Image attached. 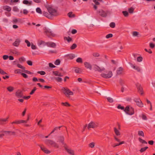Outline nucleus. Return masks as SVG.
Wrapping results in <instances>:
<instances>
[{
    "instance_id": "obj_1",
    "label": "nucleus",
    "mask_w": 155,
    "mask_h": 155,
    "mask_svg": "<svg viewBox=\"0 0 155 155\" xmlns=\"http://www.w3.org/2000/svg\"><path fill=\"white\" fill-rule=\"evenodd\" d=\"M45 143L50 147L58 148L59 147V145L53 140L50 139H46L45 140Z\"/></svg>"
},
{
    "instance_id": "obj_2",
    "label": "nucleus",
    "mask_w": 155,
    "mask_h": 155,
    "mask_svg": "<svg viewBox=\"0 0 155 155\" xmlns=\"http://www.w3.org/2000/svg\"><path fill=\"white\" fill-rule=\"evenodd\" d=\"M61 91L63 92L66 97H69L70 95H73V93L67 88L62 87Z\"/></svg>"
},
{
    "instance_id": "obj_3",
    "label": "nucleus",
    "mask_w": 155,
    "mask_h": 155,
    "mask_svg": "<svg viewBox=\"0 0 155 155\" xmlns=\"http://www.w3.org/2000/svg\"><path fill=\"white\" fill-rule=\"evenodd\" d=\"M124 111L127 114L130 115H132L134 113V109L129 106H126Z\"/></svg>"
},
{
    "instance_id": "obj_4",
    "label": "nucleus",
    "mask_w": 155,
    "mask_h": 155,
    "mask_svg": "<svg viewBox=\"0 0 155 155\" xmlns=\"http://www.w3.org/2000/svg\"><path fill=\"white\" fill-rule=\"evenodd\" d=\"M44 33L48 37H54L55 34L51 30L45 27L44 28Z\"/></svg>"
},
{
    "instance_id": "obj_5",
    "label": "nucleus",
    "mask_w": 155,
    "mask_h": 155,
    "mask_svg": "<svg viewBox=\"0 0 155 155\" xmlns=\"http://www.w3.org/2000/svg\"><path fill=\"white\" fill-rule=\"evenodd\" d=\"M48 10L49 14L51 15V18L52 16H56L58 15L57 11L51 7H48Z\"/></svg>"
},
{
    "instance_id": "obj_6",
    "label": "nucleus",
    "mask_w": 155,
    "mask_h": 155,
    "mask_svg": "<svg viewBox=\"0 0 155 155\" xmlns=\"http://www.w3.org/2000/svg\"><path fill=\"white\" fill-rule=\"evenodd\" d=\"M101 76L105 78H111L113 76V73L111 71H109L107 74L102 73Z\"/></svg>"
},
{
    "instance_id": "obj_7",
    "label": "nucleus",
    "mask_w": 155,
    "mask_h": 155,
    "mask_svg": "<svg viewBox=\"0 0 155 155\" xmlns=\"http://www.w3.org/2000/svg\"><path fill=\"white\" fill-rule=\"evenodd\" d=\"M98 126V124L97 122H91L88 124L87 127L88 129H90L91 128H97Z\"/></svg>"
},
{
    "instance_id": "obj_8",
    "label": "nucleus",
    "mask_w": 155,
    "mask_h": 155,
    "mask_svg": "<svg viewBox=\"0 0 155 155\" xmlns=\"http://www.w3.org/2000/svg\"><path fill=\"white\" fill-rule=\"evenodd\" d=\"M97 12L99 13L101 17H106L107 16V14L109 13V11L105 12L102 9H100L97 10Z\"/></svg>"
},
{
    "instance_id": "obj_9",
    "label": "nucleus",
    "mask_w": 155,
    "mask_h": 155,
    "mask_svg": "<svg viewBox=\"0 0 155 155\" xmlns=\"http://www.w3.org/2000/svg\"><path fill=\"white\" fill-rule=\"evenodd\" d=\"M93 66L94 69L95 71L101 72L105 70V68L103 67H100L96 64H94Z\"/></svg>"
},
{
    "instance_id": "obj_10",
    "label": "nucleus",
    "mask_w": 155,
    "mask_h": 155,
    "mask_svg": "<svg viewBox=\"0 0 155 155\" xmlns=\"http://www.w3.org/2000/svg\"><path fill=\"white\" fill-rule=\"evenodd\" d=\"M134 101L136 103V104L138 107H143V104L139 98H135Z\"/></svg>"
},
{
    "instance_id": "obj_11",
    "label": "nucleus",
    "mask_w": 155,
    "mask_h": 155,
    "mask_svg": "<svg viewBox=\"0 0 155 155\" xmlns=\"http://www.w3.org/2000/svg\"><path fill=\"white\" fill-rule=\"evenodd\" d=\"M64 147L65 149L68 153L71 155H74V150L70 149L68 148L66 144H64Z\"/></svg>"
},
{
    "instance_id": "obj_12",
    "label": "nucleus",
    "mask_w": 155,
    "mask_h": 155,
    "mask_svg": "<svg viewBox=\"0 0 155 155\" xmlns=\"http://www.w3.org/2000/svg\"><path fill=\"white\" fill-rule=\"evenodd\" d=\"M40 147L41 150L46 154H49L51 153L50 151L48 149L44 146L40 145Z\"/></svg>"
},
{
    "instance_id": "obj_13",
    "label": "nucleus",
    "mask_w": 155,
    "mask_h": 155,
    "mask_svg": "<svg viewBox=\"0 0 155 155\" xmlns=\"http://www.w3.org/2000/svg\"><path fill=\"white\" fill-rule=\"evenodd\" d=\"M15 96L18 98H22L23 96L22 91L20 90H18L15 93Z\"/></svg>"
},
{
    "instance_id": "obj_14",
    "label": "nucleus",
    "mask_w": 155,
    "mask_h": 155,
    "mask_svg": "<svg viewBox=\"0 0 155 155\" xmlns=\"http://www.w3.org/2000/svg\"><path fill=\"white\" fill-rule=\"evenodd\" d=\"M46 45L48 47L52 48H55L56 46V44L52 42H46Z\"/></svg>"
},
{
    "instance_id": "obj_15",
    "label": "nucleus",
    "mask_w": 155,
    "mask_h": 155,
    "mask_svg": "<svg viewBox=\"0 0 155 155\" xmlns=\"http://www.w3.org/2000/svg\"><path fill=\"white\" fill-rule=\"evenodd\" d=\"M4 134V136H10L12 135H15V132L13 131H3Z\"/></svg>"
},
{
    "instance_id": "obj_16",
    "label": "nucleus",
    "mask_w": 155,
    "mask_h": 155,
    "mask_svg": "<svg viewBox=\"0 0 155 155\" xmlns=\"http://www.w3.org/2000/svg\"><path fill=\"white\" fill-rule=\"evenodd\" d=\"M136 86L137 88V89L138 90V91L140 93L141 95H142L143 94V89L140 85L139 84H136Z\"/></svg>"
},
{
    "instance_id": "obj_17",
    "label": "nucleus",
    "mask_w": 155,
    "mask_h": 155,
    "mask_svg": "<svg viewBox=\"0 0 155 155\" xmlns=\"http://www.w3.org/2000/svg\"><path fill=\"white\" fill-rule=\"evenodd\" d=\"M85 67L87 69H89L90 70L92 69V66L88 62H85L84 63Z\"/></svg>"
},
{
    "instance_id": "obj_18",
    "label": "nucleus",
    "mask_w": 155,
    "mask_h": 155,
    "mask_svg": "<svg viewBox=\"0 0 155 155\" xmlns=\"http://www.w3.org/2000/svg\"><path fill=\"white\" fill-rule=\"evenodd\" d=\"M58 140L59 142H61L64 146V144H66L64 143V136H61L58 137Z\"/></svg>"
},
{
    "instance_id": "obj_19",
    "label": "nucleus",
    "mask_w": 155,
    "mask_h": 155,
    "mask_svg": "<svg viewBox=\"0 0 155 155\" xmlns=\"http://www.w3.org/2000/svg\"><path fill=\"white\" fill-rule=\"evenodd\" d=\"M2 8L4 10L8 12H10L11 10V7L8 5L3 6Z\"/></svg>"
},
{
    "instance_id": "obj_20",
    "label": "nucleus",
    "mask_w": 155,
    "mask_h": 155,
    "mask_svg": "<svg viewBox=\"0 0 155 155\" xmlns=\"http://www.w3.org/2000/svg\"><path fill=\"white\" fill-rule=\"evenodd\" d=\"M123 71V69L122 67H120L118 68L117 71V73L118 75L122 74Z\"/></svg>"
},
{
    "instance_id": "obj_21",
    "label": "nucleus",
    "mask_w": 155,
    "mask_h": 155,
    "mask_svg": "<svg viewBox=\"0 0 155 155\" xmlns=\"http://www.w3.org/2000/svg\"><path fill=\"white\" fill-rule=\"evenodd\" d=\"M46 42L43 41L39 40L38 41V44L39 46H40L41 45H43L45 46L46 45Z\"/></svg>"
},
{
    "instance_id": "obj_22",
    "label": "nucleus",
    "mask_w": 155,
    "mask_h": 155,
    "mask_svg": "<svg viewBox=\"0 0 155 155\" xmlns=\"http://www.w3.org/2000/svg\"><path fill=\"white\" fill-rule=\"evenodd\" d=\"M20 41L18 39H17L16 40V41L14 42L13 45L15 46L18 47L19 45Z\"/></svg>"
},
{
    "instance_id": "obj_23",
    "label": "nucleus",
    "mask_w": 155,
    "mask_h": 155,
    "mask_svg": "<svg viewBox=\"0 0 155 155\" xmlns=\"http://www.w3.org/2000/svg\"><path fill=\"white\" fill-rule=\"evenodd\" d=\"M114 133L117 136L120 135V134L119 131L116 127H114Z\"/></svg>"
},
{
    "instance_id": "obj_24",
    "label": "nucleus",
    "mask_w": 155,
    "mask_h": 155,
    "mask_svg": "<svg viewBox=\"0 0 155 155\" xmlns=\"http://www.w3.org/2000/svg\"><path fill=\"white\" fill-rule=\"evenodd\" d=\"M43 15L49 18H51V15H50L48 12H43Z\"/></svg>"
},
{
    "instance_id": "obj_25",
    "label": "nucleus",
    "mask_w": 155,
    "mask_h": 155,
    "mask_svg": "<svg viewBox=\"0 0 155 155\" xmlns=\"http://www.w3.org/2000/svg\"><path fill=\"white\" fill-rule=\"evenodd\" d=\"M53 73L55 76H58L60 77H62L63 76L61 73L58 71H53Z\"/></svg>"
},
{
    "instance_id": "obj_26",
    "label": "nucleus",
    "mask_w": 155,
    "mask_h": 155,
    "mask_svg": "<svg viewBox=\"0 0 155 155\" xmlns=\"http://www.w3.org/2000/svg\"><path fill=\"white\" fill-rule=\"evenodd\" d=\"M32 1H30V2H29L27 0H24L23 2V3L24 4L26 5H31L32 4Z\"/></svg>"
},
{
    "instance_id": "obj_27",
    "label": "nucleus",
    "mask_w": 155,
    "mask_h": 155,
    "mask_svg": "<svg viewBox=\"0 0 155 155\" xmlns=\"http://www.w3.org/2000/svg\"><path fill=\"white\" fill-rule=\"evenodd\" d=\"M7 89L9 92H11L14 91V88L13 87L11 86H9L7 87Z\"/></svg>"
},
{
    "instance_id": "obj_28",
    "label": "nucleus",
    "mask_w": 155,
    "mask_h": 155,
    "mask_svg": "<svg viewBox=\"0 0 155 155\" xmlns=\"http://www.w3.org/2000/svg\"><path fill=\"white\" fill-rule=\"evenodd\" d=\"M131 67L138 72L140 71V68L138 66H135L133 65H132Z\"/></svg>"
},
{
    "instance_id": "obj_29",
    "label": "nucleus",
    "mask_w": 155,
    "mask_h": 155,
    "mask_svg": "<svg viewBox=\"0 0 155 155\" xmlns=\"http://www.w3.org/2000/svg\"><path fill=\"white\" fill-rule=\"evenodd\" d=\"M67 56L71 59H72L75 57V54H68Z\"/></svg>"
},
{
    "instance_id": "obj_30",
    "label": "nucleus",
    "mask_w": 155,
    "mask_h": 155,
    "mask_svg": "<svg viewBox=\"0 0 155 155\" xmlns=\"http://www.w3.org/2000/svg\"><path fill=\"white\" fill-rule=\"evenodd\" d=\"M134 9L133 7H131L128 8V11L130 14H132L133 13Z\"/></svg>"
},
{
    "instance_id": "obj_31",
    "label": "nucleus",
    "mask_w": 155,
    "mask_h": 155,
    "mask_svg": "<svg viewBox=\"0 0 155 155\" xmlns=\"http://www.w3.org/2000/svg\"><path fill=\"white\" fill-rule=\"evenodd\" d=\"M132 34L133 37H137L139 34V33L137 31H134L132 32Z\"/></svg>"
},
{
    "instance_id": "obj_32",
    "label": "nucleus",
    "mask_w": 155,
    "mask_h": 155,
    "mask_svg": "<svg viewBox=\"0 0 155 155\" xmlns=\"http://www.w3.org/2000/svg\"><path fill=\"white\" fill-rule=\"evenodd\" d=\"M122 13L125 17H127L129 15V13L127 11H123Z\"/></svg>"
},
{
    "instance_id": "obj_33",
    "label": "nucleus",
    "mask_w": 155,
    "mask_h": 155,
    "mask_svg": "<svg viewBox=\"0 0 155 155\" xmlns=\"http://www.w3.org/2000/svg\"><path fill=\"white\" fill-rule=\"evenodd\" d=\"M54 79L58 82H61L62 80V79L61 78L59 77H56L54 78Z\"/></svg>"
},
{
    "instance_id": "obj_34",
    "label": "nucleus",
    "mask_w": 155,
    "mask_h": 155,
    "mask_svg": "<svg viewBox=\"0 0 155 155\" xmlns=\"http://www.w3.org/2000/svg\"><path fill=\"white\" fill-rule=\"evenodd\" d=\"M72 12H70L68 14V16L70 18L74 17H75V15L74 14H72Z\"/></svg>"
},
{
    "instance_id": "obj_35",
    "label": "nucleus",
    "mask_w": 155,
    "mask_h": 155,
    "mask_svg": "<svg viewBox=\"0 0 155 155\" xmlns=\"http://www.w3.org/2000/svg\"><path fill=\"white\" fill-rule=\"evenodd\" d=\"M139 141L142 143H145L147 144V142H146L145 140H143L140 138H138Z\"/></svg>"
},
{
    "instance_id": "obj_36",
    "label": "nucleus",
    "mask_w": 155,
    "mask_h": 155,
    "mask_svg": "<svg viewBox=\"0 0 155 155\" xmlns=\"http://www.w3.org/2000/svg\"><path fill=\"white\" fill-rule=\"evenodd\" d=\"M64 39L65 40H67L68 42H70L72 40V38L69 36L68 37H64Z\"/></svg>"
},
{
    "instance_id": "obj_37",
    "label": "nucleus",
    "mask_w": 155,
    "mask_h": 155,
    "mask_svg": "<svg viewBox=\"0 0 155 155\" xmlns=\"http://www.w3.org/2000/svg\"><path fill=\"white\" fill-rule=\"evenodd\" d=\"M76 61L78 63H82L83 62L82 59L81 58H78L76 60Z\"/></svg>"
},
{
    "instance_id": "obj_38",
    "label": "nucleus",
    "mask_w": 155,
    "mask_h": 155,
    "mask_svg": "<svg viewBox=\"0 0 155 155\" xmlns=\"http://www.w3.org/2000/svg\"><path fill=\"white\" fill-rule=\"evenodd\" d=\"M61 104L63 105L66 107L70 106V105L67 102H66L65 103L62 102L61 103Z\"/></svg>"
},
{
    "instance_id": "obj_39",
    "label": "nucleus",
    "mask_w": 155,
    "mask_h": 155,
    "mask_svg": "<svg viewBox=\"0 0 155 155\" xmlns=\"http://www.w3.org/2000/svg\"><path fill=\"white\" fill-rule=\"evenodd\" d=\"M143 58L141 56L137 57V60L138 62H140L142 61Z\"/></svg>"
},
{
    "instance_id": "obj_40",
    "label": "nucleus",
    "mask_w": 155,
    "mask_h": 155,
    "mask_svg": "<svg viewBox=\"0 0 155 155\" xmlns=\"http://www.w3.org/2000/svg\"><path fill=\"white\" fill-rule=\"evenodd\" d=\"M19 61L21 62H22L25 61V59L24 57H21L19 59Z\"/></svg>"
},
{
    "instance_id": "obj_41",
    "label": "nucleus",
    "mask_w": 155,
    "mask_h": 155,
    "mask_svg": "<svg viewBox=\"0 0 155 155\" xmlns=\"http://www.w3.org/2000/svg\"><path fill=\"white\" fill-rule=\"evenodd\" d=\"M8 118V117L6 118H1L0 119V123H2V122H4L7 121Z\"/></svg>"
},
{
    "instance_id": "obj_42",
    "label": "nucleus",
    "mask_w": 155,
    "mask_h": 155,
    "mask_svg": "<svg viewBox=\"0 0 155 155\" xmlns=\"http://www.w3.org/2000/svg\"><path fill=\"white\" fill-rule=\"evenodd\" d=\"M148 148V147H144L141 148L140 151L141 152H143L145 151Z\"/></svg>"
},
{
    "instance_id": "obj_43",
    "label": "nucleus",
    "mask_w": 155,
    "mask_h": 155,
    "mask_svg": "<svg viewBox=\"0 0 155 155\" xmlns=\"http://www.w3.org/2000/svg\"><path fill=\"white\" fill-rule=\"evenodd\" d=\"M108 101L110 103H113L114 101L113 99L111 97H108L107 98Z\"/></svg>"
},
{
    "instance_id": "obj_44",
    "label": "nucleus",
    "mask_w": 155,
    "mask_h": 155,
    "mask_svg": "<svg viewBox=\"0 0 155 155\" xmlns=\"http://www.w3.org/2000/svg\"><path fill=\"white\" fill-rule=\"evenodd\" d=\"M77 47V45L75 44H73L71 47V49L72 50L75 49Z\"/></svg>"
},
{
    "instance_id": "obj_45",
    "label": "nucleus",
    "mask_w": 155,
    "mask_h": 155,
    "mask_svg": "<svg viewBox=\"0 0 155 155\" xmlns=\"http://www.w3.org/2000/svg\"><path fill=\"white\" fill-rule=\"evenodd\" d=\"M36 11L37 13H38L39 14H42V11L40 8L38 7V8H36Z\"/></svg>"
},
{
    "instance_id": "obj_46",
    "label": "nucleus",
    "mask_w": 155,
    "mask_h": 155,
    "mask_svg": "<svg viewBox=\"0 0 155 155\" xmlns=\"http://www.w3.org/2000/svg\"><path fill=\"white\" fill-rule=\"evenodd\" d=\"M33 1L37 3H41L43 2V0H33Z\"/></svg>"
},
{
    "instance_id": "obj_47",
    "label": "nucleus",
    "mask_w": 155,
    "mask_h": 155,
    "mask_svg": "<svg viewBox=\"0 0 155 155\" xmlns=\"http://www.w3.org/2000/svg\"><path fill=\"white\" fill-rule=\"evenodd\" d=\"M125 82L122 79H120L119 81V83L121 86H123V85L124 84Z\"/></svg>"
},
{
    "instance_id": "obj_48",
    "label": "nucleus",
    "mask_w": 155,
    "mask_h": 155,
    "mask_svg": "<svg viewBox=\"0 0 155 155\" xmlns=\"http://www.w3.org/2000/svg\"><path fill=\"white\" fill-rule=\"evenodd\" d=\"M138 135L139 136H141L143 137L144 136V134L142 131H139L138 132Z\"/></svg>"
},
{
    "instance_id": "obj_49",
    "label": "nucleus",
    "mask_w": 155,
    "mask_h": 155,
    "mask_svg": "<svg viewBox=\"0 0 155 155\" xmlns=\"http://www.w3.org/2000/svg\"><path fill=\"white\" fill-rule=\"evenodd\" d=\"M110 26L112 28H114L115 26V24L114 22H112L110 24Z\"/></svg>"
},
{
    "instance_id": "obj_50",
    "label": "nucleus",
    "mask_w": 155,
    "mask_h": 155,
    "mask_svg": "<svg viewBox=\"0 0 155 155\" xmlns=\"http://www.w3.org/2000/svg\"><path fill=\"white\" fill-rule=\"evenodd\" d=\"M92 55L94 57H98L100 56V54L97 52H94L93 53Z\"/></svg>"
},
{
    "instance_id": "obj_51",
    "label": "nucleus",
    "mask_w": 155,
    "mask_h": 155,
    "mask_svg": "<svg viewBox=\"0 0 155 155\" xmlns=\"http://www.w3.org/2000/svg\"><path fill=\"white\" fill-rule=\"evenodd\" d=\"M89 146L91 148H93L95 145V143L91 142L89 144Z\"/></svg>"
},
{
    "instance_id": "obj_52",
    "label": "nucleus",
    "mask_w": 155,
    "mask_h": 155,
    "mask_svg": "<svg viewBox=\"0 0 155 155\" xmlns=\"http://www.w3.org/2000/svg\"><path fill=\"white\" fill-rule=\"evenodd\" d=\"M113 35L112 34H109L107 35L105 37L107 39L109 38H112Z\"/></svg>"
},
{
    "instance_id": "obj_53",
    "label": "nucleus",
    "mask_w": 155,
    "mask_h": 155,
    "mask_svg": "<svg viewBox=\"0 0 155 155\" xmlns=\"http://www.w3.org/2000/svg\"><path fill=\"white\" fill-rule=\"evenodd\" d=\"M37 73L40 74L41 75H44L45 74V72L43 71H38L37 72Z\"/></svg>"
},
{
    "instance_id": "obj_54",
    "label": "nucleus",
    "mask_w": 155,
    "mask_h": 155,
    "mask_svg": "<svg viewBox=\"0 0 155 155\" xmlns=\"http://www.w3.org/2000/svg\"><path fill=\"white\" fill-rule=\"evenodd\" d=\"M60 63V61L59 59L57 60L54 62V64L56 65H59Z\"/></svg>"
},
{
    "instance_id": "obj_55",
    "label": "nucleus",
    "mask_w": 155,
    "mask_h": 155,
    "mask_svg": "<svg viewBox=\"0 0 155 155\" xmlns=\"http://www.w3.org/2000/svg\"><path fill=\"white\" fill-rule=\"evenodd\" d=\"M12 124H20V120H16L15 121L12 122L11 123Z\"/></svg>"
},
{
    "instance_id": "obj_56",
    "label": "nucleus",
    "mask_w": 155,
    "mask_h": 155,
    "mask_svg": "<svg viewBox=\"0 0 155 155\" xmlns=\"http://www.w3.org/2000/svg\"><path fill=\"white\" fill-rule=\"evenodd\" d=\"M36 90V87H34L33 89L31 91V92L30 93V95H32L33 94L35 91Z\"/></svg>"
},
{
    "instance_id": "obj_57",
    "label": "nucleus",
    "mask_w": 155,
    "mask_h": 155,
    "mask_svg": "<svg viewBox=\"0 0 155 155\" xmlns=\"http://www.w3.org/2000/svg\"><path fill=\"white\" fill-rule=\"evenodd\" d=\"M25 42L27 44V46L28 47H30L31 45V44L30 42L27 40H25Z\"/></svg>"
},
{
    "instance_id": "obj_58",
    "label": "nucleus",
    "mask_w": 155,
    "mask_h": 155,
    "mask_svg": "<svg viewBox=\"0 0 155 155\" xmlns=\"http://www.w3.org/2000/svg\"><path fill=\"white\" fill-rule=\"evenodd\" d=\"M21 70L20 69H16L14 71L15 74L21 73Z\"/></svg>"
},
{
    "instance_id": "obj_59",
    "label": "nucleus",
    "mask_w": 155,
    "mask_h": 155,
    "mask_svg": "<svg viewBox=\"0 0 155 155\" xmlns=\"http://www.w3.org/2000/svg\"><path fill=\"white\" fill-rule=\"evenodd\" d=\"M17 66L18 68H20L21 69H24L25 68L24 67H23V66H22L21 64H17Z\"/></svg>"
},
{
    "instance_id": "obj_60",
    "label": "nucleus",
    "mask_w": 155,
    "mask_h": 155,
    "mask_svg": "<svg viewBox=\"0 0 155 155\" xmlns=\"http://www.w3.org/2000/svg\"><path fill=\"white\" fill-rule=\"evenodd\" d=\"M155 45L152 43L150 42L149 44V46L151 48H153L155 47Z\"/></svg>"
},
{
    "instance_id": "obj_61",
    "label": "nucleus",
    "mask_w": 155,
    "mask_h": 155,
    "mask_svg": "<svg viewBox=\"0 0 155 155\" xmlns=\"http://www.w3.org/2000/svg\"><path fill=\"white\" fill-rule=\"evenodd\" d=\"M80 68H76L74 70L75 72L76 73H79L80 72Z\"/></svg>"
},
{
    "instance_id": "obj_62",
    "label": "nucleus",
    "mask_w": 155,
    "mask_h": 155,
    "mask_svg": "<svg viewBox=\"0 0 155 155\" xmlns=\"http://www.w3.org/2000/svg\"><path fill=\"white\" fill-rule=\"evenodd\" d=\"M0 73L2 74H6V73L0 68Z\"/></svg>"
},
{
    "instance_id": "obj_63",
    "label": "nucleus",
    "mask_w": 155,
    "mask_h": 155,
    "mask_svg": "<svg viewBox=\"0 0 155 155\" xmlns=\"http://www.w3.org/2000/svg\"><path fill=\"white\" fill-rule=\"evenodd\" d=\"M117 108L119 109H121L122 110H124V107L121 106V105H119L117 107Z\"/></svg>"
},
{
    "instance_id": "obj_64",
    "label": "nucleus",
    "mask_w": 155,
    "mask_h": 155,
    "mask_svg": "<svg viewBox=\"0 0 155 155\" xmlns=\"http://www.w3.org/2000/svg\"><path fill=\"white\" fill-rule=\"evenodd\" d=\"M23 13L24 15H27L28 13V11L26 9H24L23 10Z\"/></svg>"
}]
</instances>
